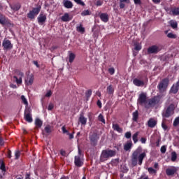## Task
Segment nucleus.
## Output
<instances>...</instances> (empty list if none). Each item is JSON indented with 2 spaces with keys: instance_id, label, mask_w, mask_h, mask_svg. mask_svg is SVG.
Returning a JSON list of instances; mask_svg holds the SVG:
<instances>
[{
  "instance_id": "19",
  "label": "nucleus",
  "mask_w": 179,
  "mask_h": 179,
  "mask_svg": "<svg viewBox=\"0 0 179 179\" xmlns=\"http://www.w3.org/2000/svg\"><path fill=\"white\" fill-rule=\"evenodd\" d=\"M175 173H177V168L176 166L169 168L166 170V173L168 176H174Z\"/></svg>"
},
{
  "instance_id": "48",
  "label": "nucleus",
  "mask_w": 179,
  "mask_h": 179,
  "mask_svg": "<svg viewBox=\"0 0 179 179\" xmlns=\"http://www.w3.org/2000/svg\"><path fill=\"white\" fill-rule=\"evenodd\" d=\"M108 72L110 73V75H114V73H115V69L114 67L109 68L108 69Z\"/></svg>"
},
{
  "instance_id": "57",
  "label": "nucleus",
  "mask_w": 179,
  "mask_h": 179,
  "mask_svg": "<svg viewBox=\"0 0 179 179\" xmlns=\"http://www.w3.org/2000/svg\"><path fill=\"white\" fill-rule=\"evenodd\" d=\"M162 128H163V129L164 130V131H167V125L166 124H164V122H162Z\"/></svg>"
},
{
  "instance_id": "40",
  "label": "nucleus",
  "mask_w": 179,
  "mask_h": 179,
  "mask_svg": "<svg viewBox=\"0 0 179 179\" xmlns=\"http://www.w3.org/2000/svg\"><path fill=\"white\" fill-rule=\"evenodd\" d=\"M90 15H91V13L89 10H85L81 13V16H89Z\"/></svg>"
},
{
  "instance_id": "58",
  "label": "nucleus",
  "mask_w": 179,
  "mask_h": 179,
  "mask_svg": "<svg viewBox=\"0 0 179 179\" xmlns=\"http://www.w3.org/2000/svg\"><path fill=\"white\" fill-rule=\"evenodd\" d=\"M60 155H61L62 156L65 157V156H66V152H65V150H60Z\"/></svg>"
},
{
  "instance_id": "9",
  "label": "nucleus",
  "mask_w": 179,
  "mask_h": 179,
  "mask_svg": "<svg viewBox=\"0 0 179 179\" xmlns=\"http://www.w3.org/2000/svg\"><path fill=\"white\" fill-rule=\"evenodd\" d=\"M90 141L92 146H97V142H99V135L97 133H92L90 134Z\"/></svg>"
},
{
  "instance_id": "50",
  "label": "nucleus",
  "mask_w": 179,
  "mask_h": 179,
  "mask_svg": "<svg viewBox=\"0 0 179 179\" xmlns=\"http://www.w3.org/2000/svg\"><path fill=\"white\" fill-rule=\"evenodd\" d=\"M74 2H76V3H78V5H81V6H85V2L82 1V0H74Z\"/></svg>"
},
{
  "instance_id": "23",
  "label": "nucleus",
  "mask_w": 179,
  "mask_h": 179,
  "mask_svg": "<svg viewBox=\"0 0 179 179\" xmlns=\"http://www.w3.org/2000/svg\"><path fill=\"white\" fill-rule=\"evenodd\" d=\"M79 122L81 123V125H86L87 124V118L85 117L83 114H80L78 118Z\"/></svg>"
},
{
  "instance_id": "64",
  "label": "nucleus",
  "mask_w": 179,
  "mask_h": 179,
  "mask_svg": "<svg viewBox=\"0 0 179 179\" xmlns=\"http://www.w3.org/2000/svg\"><path fill=\"white\" fill-rule=\"evenodd\" d=\"M141 143H146V138L143 137L141 138Z\"/></svg>"
},
{
  "instance_id": "24",
  "label": "nucleus",
  "mask_w": 179,
  "mask_h": 179,
  "mask_svg": "<svg viewBox=\"0 0 179 179\" xmlns=\"http://www.w3.org/2000/svg\"><path fill=\"white\" fill-rule=\"evenodd\" d=\"M132 148V141H128L124 145V150L128 152Z\"/></svg>"
},
{
  "instance_id": "25",
  "label": "nucleus",
  "mask_w": 179,
  "mask_h": 179,
  "mask_svg": "<svg viewBox=\"0 0 179 179\" xmlns=\"http://www.w3.org/2000/svg\"><path fill=\"white\" fill-rule=\"evenodd\" d=\"M62 22H69L72 20V18L69 17V14L68 13H65L63 16L61 17Z\"/></svg>"
},
{
  "instance_id": "4",
  "label": "nucleus",
  "mask_w": 179,
  "mask_h": 179,
  "mask_svg": "<svg viewBox=\"0 0 179 179\" xmlns=\"http://www.w3.org/2000/svg\"><path fill=\"white\" fill-rule=\"evenodd\" d=\"M176 109V107L174 106V104L171 103L170 104L166 109L162 113V117L164 118H170L173 114H174V110Z\"/></svg>"
},
{
  "instance_id": "34",
  "label": "nucleus",
  "mask_w": 179,
  "mask_h": 179,
  "mask_svg": "<svg viewBox=\"0 0 179 179\" xmlns=\"http://www.w3.org/2000/svg\"><path fill=\"white\" fill-rule=\"evenodd\" d=\"M0 170H1L2 171H3L4 173L6 171V166H5V162H3V160L0 161Z\"/></svg>"
},
{
  "instance_id": "5",
  "label": "nucleus",
  "mask_w": 179,
  "mask_h": 179,
  "mask_svg": "<svg viewBox=\"0 0 179 179\" xmlns=\"http://www.w3.org/2000/svg\"><path fill=\"white\" fill-rule=\"evenodd\" d=\"M169 78H164L157 85V89L159 91V93H164L167 90L169 87Z\"/></svg>"
},
{
  "instance_id": "18",
  "label": "nucleus",
  "mask_w": 179,
  "mask_h": 179,
  "mask_svg": "<svg viewBox=\"0 0 179 179\" xmlns=\"http://www.w3.org/2000/svg\"><path fill=\"white\" fill-rule=\"evenodd\" d=\"M99 18L101 19V22H103V23H107L109 20L108 14L107 13H101L99 15Z\"/></svg>"
},
{
  "instance_id": "8",
  "label": "nucleus",
  "mask_w": 179,
  "mask_h": 179,
  "mask_svg": "<svg viewBox=\"0 0 179 179\" xmlns=\"http://www.w3.org/2000/svg\"><path fill=\"white\" fill-rule=\"evenodd\" d=\"M0 24H2L3 26H13L12 22H10V20H9L8 17H6L5 15H3L2 13H0Z\"/></svg>"
},
{
  "instance_id": "56",
  "label": "nucleus",
  "mask_w": 179,
  "mask_h": 179,
  "mask_svg": "<svg viewBox=\"0 0 179 179\" xmlns=\"http://www.w3.org/2000/svg\"><path fill=\"white\" fill-rule=\"evenodd\" d=\"M53 108H54V104L50 103L49 106H48V110L49 111H51V110H52Z\"/></svg>"
},
{
  "instance_id": "17",
  "label": "nucleus",
  "mask_w": 179,
  "mask_h": 179,
  "mask_svg": "<svg viewBox=\"0 0 179 179\" xmlns=\"http://www.w3.org/2000/svg\"><path fill=\"white\" fill-rule=\"evenodd\" d=\"M166 12H169V15H172L173 16L179 15V7H173L170 10H166Z\"/></svg>"
},
{
  "instance_id": "20",
  "label": "nucleus",
  "mask_w": 179,
  "mask_h": 179,
  "mask_svg": "<svg viewBox=\"0 0 179 179\" xmlns=\"http://www.w3.org/2000/svg\"><path fill=\"white\" fill-rule=\"evenodd\" d=\"M133 83L135 86H137L138 87H141L145 85V82H143V80H141L138 78H134L133 80Z\"/></svg>"
},
{
  "instance_id": "41",
  "label": "nucleus",
  "mask_w": 179,
  "mask_h": 179,
  "mask_svg": "<svg viewBox=\"0 0 179 179\" xmlns=\"http://www.w3.org/2000/svg\"><path fill=\"white\" fill-rule=\"evenodd\" d=\"M148 173H150V174H156V173H157V171H156L152 167L148 168Z\"/></svg>"
},
{
  "instance_id": "37",
  "label": "nucleus",
  "mask_w": 179,
  "mask_h": 179,
  "mask_svg": "<svg viewBox=\"0 0 179 179\" xmlns=\"http://www.w3.org/2000/svg\"><path fill=\"white\" fill-rule=\"evenodd\" d=\"M45 132L46 134H51L52 132V127H51V126H50V125H47L45 127Z\"/></svg>"
},
{
  "instance_id": "55",
  "label": "nucleus",
  "mask_w": 179,
  "mask_h": 179,
  "mask_svg": "<svg viewBox=\"0 0 179 179\" xmlns=\"http://www.w3.org/2000/svg\"><path fill=\"white\" fill-rule=\"evenodd\" d=\"M96 5L97 6H101V5H103V1L101 0H98L96 3Z\"/></svg>"
},
{
  "instance_id": "27",
  "label": "nucleus",
  "mask_w": 179,
  "mask_h": 179,
  "mask_svg": "<svg viewBox=\"0 0 179 179\" xmlns=\"http://www.w3.org/2000/svg\"><path fill=\"white\" fill-rule=\"evenodd\" d=\"M112 128L114 131H117L120 134L122 133V128L120 127L118 124H113Z\"/></svg>"
},
{
  "instance_id": "60",
  "label": "nucleus",
  "mask_w": 179,
  "mask_h": 179,
  "mask_svg": "<svg viewBox=\"0 0 179 179\" xmlns=\"http://www.w3.org/2000/svg\"><path fill=\"white\" fill-rule=\"evenodd\" d=\"M120 9H124V8H125V3L120 1Z\"/></svg>"
},
{
  "instance_id": "26",
  "label": "nucleus",
  "mask_w": 179,
  "mask_h": 179,
  "mask_svg": "<svg viewBox=\"0 0 179 179\" xmlns=\"http://www.w3.org/2000/svg\"><path fill=\"white\" fill-rule=\"evenodd\" d=\"M22 6H20V3H17L13 5H10V8L14 10L15 12H17V10H19V9H20Z\"/></svg>"
},
{
  "instance_id": "38",
  "label": "nucleus",
  "mask_w": 179,
  "mask_h": 179,
  "mask_svg": "<svg viewBox=\"0 0 179 179\" xmlns=\"http://www.w3.org/2000/svg\"><path fill=\"white\" fill-rule=\"evenodd\" d=\"M98 120L100 121V122H102V124H106V119H104V116L102 114H99Z\"/></svg>"
},
{
  "instance_id": "39",
  "label": "nucleus",
  "mask_w": 179,
  "mask_h": 179,
  "mask_svg": "<svg viewBox=\"0 0 179 179\" xmlns=\"http://www.w3.org/2000/svg\"><path fill=\"white\" fill-rule=\"evenodd\" d=\"M171 162H176V160H177V152H176L174 151L171 152Z\"/></svg>"
},
{
  "instance_id": "53",
  "label": "nucleus",
  "mask_w": 179,
  "mask_h": 179,
  "mask_svg": "<svg viewBox=\"0 0 179 179\" xmlns=\"http://www.w3.org/2000/svg\"><path fill=\"white\" fill-rule=\"evenodd\" d=\"M62 130L63 134H68L69 133V131H68V130H66V128H65V126H63L62 127Z\"/></svg>"
},
{
  "instance_id": "21",
  "label": "nucleus",
  "mask_w": 179,
  "mask_h": 179,
  "mask_svg": "<svg viewBox=\"0 0 179 179\" xmlns=\"http://www.w3.org/2000/svg\"><path fill=\"white\" fill-rule=\"evenodd\" d=\"M63 5L66 9H72V8H73V3L69 0H64Z\"/></svg>"
},
{
  "instance_id": "11",
  "label": "nucleus",
  "mask_w": 179,
  "mask_h": 179,
  "mask_svg": "<svg viewBox=\"0 0 179 179\" xmlns=\"http://www.w3.org/2000/svg\"><path fill=\"white\" fill-rule=\"evenodd\" d=\"M24 118L27 122H33V117H31V110L26 108L24 113Z\"/></svg>"
},
{
  "instance_id": "54",
  "label": "nucleus",
  "mask_w": 179,
  "mask_h": 179,
  "mask_svg": "<svg viewBox=\"0 0 179 179\" xmlns=\"http://www.w3.org/2000/svg\"><path fill=\"white\" fill-rule=\"evenodd\" d=\"M7 157L8 159H11L12 158V151H10V150H8V151Z\"/></svg>"
},
{
  "instance_id": "3",
  "label": "nucleus",
  "mask_w": 179,
  "mask_h": 179,
  "mask_svg": "<svg viewBox=\"0 0 179 179\" xmlns=\"http://www.w3.org/2000/svg\"><path fill=\"white\" fill-rule=\"evenodd\" d=\"M41 10V6H38L36 8H33L31 10L27 13V18L30 20H34L36 16L40 13Z\"/></svg>"
},
{
  "instance_id": "13",
  "label": "nucleus",
  "mask_w": 179,
  "mask_h": 179,
  "mask_svg": "<svg viewBox=\"0 0 179 179\" xmlns=\"http://www.w3.org/2000/svg\"><path fill=\"white\" fill-rule=\"evenodd\" d=\"M37 20L39 24H44L47 22V15L41 12L37 17Z\"/></svg>"
},
{
  "instance_id": "63",
  "label": "nucleus",
  "mask_w": 179,
  "mask_h": 179,
  "mask_svg": "<svg viewBox=\"0 0 179 179\" xmlns=\"http://www.w3.org/2000/svg\"><path fill=\"white\" fill-rule=\"evenodd\" d=\"M30 176H31L30 173H26L25 179H30Z\"/></svg>"
},
{
  "instance_id": "45",
  "label": "nucleus",
  "mask_w": 179,
  "mask_h": 179,
  "mask_svg": "<svg viewBox=\"0 0 179 179\" xmlns=\"http://www.w3.org/2000/svg\"><path fill=\"white\" fill-rule=\"evenodd\" d=\"M135 47H134V50L136 51H141L142 50V46L138 43L135 44L134 45Z\"/></svg>"
},
{
  "instance_id": "32",
  "label": "nucleus",
  "mask_w": 179,
  "mask_h": 179,
  "mask_svg": "<svg viewBox=\"0 0 179 179\" xmlns=\"http://www.w3.org/2000/svg\"><path fill=\"white\" fill-rule=\"evenodd\" d=\"M106 92L108 94H114V88H113L112 85H109L107 87Z\"/></svg>"
},
{
  "instance_id": "47",
  "label": "nucleus",
  "mask_w": 179,
  "mask_h": 179,
  "mask_svg": "<svg viewBox=\"0 0 179 179\" xmlns=\"http://www.w3.org/2000/svg\"><path fill=\"white\" fill-rule=\"evenodd\" d=\"M124 136L127 139H131V137L132 136V133H131V131H127L125 133Z\"/></svg>"
},
{
  "instance_id": "35",
  "label": "nucleus",
  "mask_w": 179,
  "mask_h": 179,
  "mask_svg": "<svg viewBox=\"0 0 179 179\" xmlns=\"http://www.w3.org/2000/svg\"><path fill=\"white\" fill-rule=\"evenodd\" d=\"M139 136V131H136L132 136V139L134 143L138 142V136Z\"/></svg>"
},
{
  "instance_id": "61",
  "label": "nucleus",
  "mask_w": 179,
  "mask_h": 179,
  "mask_svg": "<svg viewBox=\"0 0 179 179\" xmlns=\"http://www.w3.org/2000/svg\"><path fill=\"white\" fill-rule=\"evenodd\" d=\"M57 48H58V46H52L50 50L51 52H52L55 51V50H57Z\"/></svg>"
},
{
  "instance_id": "12",
  "label": "nucleus",
  "mask_w": 179,
  "mask_h": 179,
  "mask_svg": "<svg viewBox=\"0 0 179 179\" xmlns=\"http://www.w3.org/2000/svg\"><path fill=\"white\" fill-rule=\"evenodd\" d=\"M138 103L140 106H143L144 104V107H145L148 101L146 100V94L145 93L140 94L138 99Z\"/></svg>"
},
{
  "instance_id": "43",
  "label": "nucleus",
  "mask_w": 179,
  "mask_h": 179,
  "mask_svg": "<svg viewBox=\"0 0 179 179\" xmlns=\"http://www.w3.org/2000/svg\"><path fill=\"white\" fill-rule=\"evenodd\" d=\"M19 157H20V151L16 150L15 152V160H19Z\"/></svg>"
},
{
  "instance_id": "1",
  "label": "nucleus",
  "mask_w": 179,
  "mask_h": 179,
  "mask_svg": "<svg viewBox=\"0 0 179 179\" xmlns=\"http://www.w3.org/2000/svg\"><path fill=\"white\" fill-rule=\"evenodd\" d=\"M142 152V148L138 147L133 153L131 155V166L133 167H135L138 166V165L142 166V163H143V159H145V157L146 156V152Z\"/></svg>"
},
{
  "instance_id": "29",
  "label": "nucleus",
  "mask_w": 179,
  "mask_h": 179,
  "mask_svg": "<svg viewBox=\"0 0 179 179\" xmlns=\"http://www.w3.org/2000/svg\"><path fill=\"white\" fill-rule=\"evenodd\" d=\"M178 87H179V85L177 83L176 85L172 86V87L171 88V92L173 93V94H176L178 92Z\"/></svg>"
},
{
  "instance_id": "14",
  "label": "nucleus",
  "mask_w": 179,
  "mask_h": 179,
  "mask_svg": "<svg viewBox=\"0 0 179 179\" xmlns=\"http://www.w3.org/2000/svg\"><path fill=\"white\" fill-rule=\"evenodd\" d=\"M74 164L76 167H82V166H83V159H82L79 155L75 156Z\"/></svg>"
},
{
  "instance_id": "36",
  "label": "nucleus",
  "mask_w": 179,
  "mask_h": 179,
  "mask_svg": "<svg viewBox=\"0 0 179 179\" xmlns=\"http://www.w3.org/2000/svg\"><path fill=\"white\" fill-rule=\"evenodd\" d=\"M21 100H22L23 104H24V106H26V107H27L29 106V102L27 101V99H26V96H24V95L21 96Z\"/></svg>"
},
{
  "instance_id": "10",
  "label": "nucleus",
  "mask_w": 179,
  "mask_h": 179,
  "mask_svg": "<svg viewBox=\"0 0 179 179\" xmlns=\"http://www.w3.org/2000/svg\"><path fill=\"white\" fill-rule=\"evenodd\" d=\"M2 47L4 51H8L13 48V45L12 44V42H10L9 39L5 38L2 42Z\"/></svg>"
},
{
  "instance_id": "28",
  "label": "nucleus",
  "mask_w": 179,
  "mask_h": 179,
  "mask_svg": "<svg viewBox=\"0 0 179 179\" xmlns=\"http://www.w3.org/2000/svg\"><path fill=\"white\" fill-rule=\"evenodd\" d=\"M35 125L36 128H41V127H43V121H41L40 118H36L35 120Z\"/></svg>"
},
{
  "instance_id": "6",
  "label": "nucleus",
  "mask_w": 179,
  "mask_h": 179,
  "mask_svg": "<svg viewBox=\"0 0 179 179\" xmlns=\"http://www.w3.org/2000/svg\"><path fill=\"white\" fill-rule=\"evenodd\" d=\"M159 102H160V98L157 96H155L153 98L148 99V101H147V103H145V108L149 109L151 107H155V105L159 104Z\"/></svg>"
},
{
  "instance_id": "31",
  "label": "nucleus",
  "mask_w": 179,
  "mask_h": 179,
  "mask_svg": "<svg viewBox=\"0 0 179 179\" xmlns=\"http://www.w3.org/2000/svg\"><path fill=\"white\" fill-rule=\"evenodd\" d=\"M76 29H77V31H78L79 33H81V34H83V33H85V27H83L82 24H80V25L78 26Z\"/></svg>"
},
{
  "instance_id": "59",
  "label": "nucleus",
  "mask_w": 179,
  "mask_h": 179,
  "mask_svg": "<svg viewBox=\"0 0 179 179\" xmlns=\"http://www.w3.org/2000/svg\"><path fill=\"white\" fill-rule=\"evenodd\" d=\"M162 139L158 138L157 141H156V146L157 148H159V146H160V142H161Z\"/></svg>"
},
{
  "instance_id": "44",
  "label": "nucleus",
  "mask_w": 179,
  "mask_h": 179,
  "mask_svg": "<svg viewBox=\"0 0 179 179\" xmlns=\"http://www.w3.org/2000/svg\"><path fill=\"white\" fill-rule=\"evenodd\" d=\"M92 90H88L86 92H85V96L87 97V99H90V96H92Z\"/></svg>"
},
{
  "instance_id": "46",
  "label": "nucleus",
  "mask_w": 179,
  "mask_h": 179,
  "mask_svg": "<svg viewBox=\"0 0 179 179\" xmlns=\"http://www.w3.org/2000/svg\"><path fill=\"white\" fill-rule=\"evenodd\" d=\"M160 150H161V153H162V154L166 153V152H167V146H166V145H162V146L161 147Z\"/></svg>"
},
{
  "instance_id": "15",
  "label": "nucleus",
  "mask_w": 179,
  "mask_h": 179,
  "mask_svg": "<svg viewBox=\"0 0 179 179\" xmlns=\"http://www.w3.org/2000/svg\"><path fill=\"white\" fill-rule=\"evenodd\" d=\"M24 81L26 86H31L34 82V76L32 74L27 76V77L25 78Z\"/></svg>"
},
{
  "instance_id": "7",
  "label": "nucleus",
  "mask_w": 179,
  "mask_h": 179,
  "mask_svg": "<svg viewBox=\"0 0 179 179\" xmlns=\"http://www.w3.org/2000/svg\"><path fill=\"white\" fill-rule=\"evenodd\" d=\"M15 75L16 76H14L13 78L14 79H15V82L17 85H22L23 82V76H24V73L20 71V70H16Z\"/></svg>"
},
{
  "instance_id": "52",
  "label": "nucleus",
  "mask_w": 179,
  "mask_h": 179,
  "mask_svg": "<svg viewBox=\"0 0 179 179\" xmlns=\"http://www.w3.org/2000/svg\"><path fill=\"white\" fill-rule=\"evenodd\" d=\"M52 96V92L51 90H49L45 95V97H51Z\"/></svg>"
},
{
  "instance_id": "30",
  "label": "nucleus",
  "mask_w": 179,
  "mask_h": 179,
  "mask_svg": "<svg viewBox=\"0 0 179 179\" xmlns=\"http://www.w3.org/2000/svg\"><path fill=\"white\" fill-rule=\"evenodd\" d=\"M139 118V113L138 112V110H136L133 113V121L134 122H138V119Z\"/></svg>"
},
{
  "instance_id": "2",
  "label": "nucleus",
  "mask_w": 179,
  "mask_h": 179,
  "mask_svg": "<svg viewBox=\"0 0 179 179\" xmlns=\"http://www.w3.org/2000/svg\"><path fill=\"white\" fill-rule=\"evenodd\" d=\"M115 156V151L113 150H102L100 155V162L103 163V162H107L109 157H114Z\"/></svg>"
},
{
  "instance_id": "49",
  "label": "nucleus",
  "mask_w": 179,
  "mask_h": 179,
  "mask_svg": "<svg viewBox=\"0 0 179 179\" xmlns=\"http://www.w3.org/2000/svg\"><path fill=\"white\" fill-rule=\"evenodd\" d=\"M167 37H168L169 38H177V35H176V34H173V33H169V34H167Z\"/></svg>"
},
{
  "instance_id": "33",
  "label": "nucleus",
  "mask_w": 179,
  "mask_h": 179,
  "mask_svg": "<svg viewBox=\"0 0 179 179\" xmlns=\"http://www.w3.org/2000/svg\"><path fill=\"white\" fill-rule=\"evenodd\" d=\"M76 57V56L75 55V54L70 53L69 57V62H70V64H72L73 62V61H75Z\"/></svg>"
},
{
  "instance_id": "42",
  "label": "nucleus",
  "mask_w": 179,
  "mask_h": 179,
  "mask_svg": "<svg viewBox=\"0 0 179 179\" xmlns=\"http://www.w3.org/2000/svg\"><path fill=\"white\" fill-rule=\"evenodd\" d=\"M178 26V23H177V22L176 21L171 22V27H172V29H177Z\"/></svg>"
},
{
  "instance_id": "62",
  "label": "nucleus",
  "mask_w": 179,
  "mask_h": 179,
  "mask_svg": "<svg viewBox=\"0 0 179 179\" xmlns=\"http://www.w3.org/2000/svg\"><path fill=\"white\" fill-rule=\"evenodd\" d=\"M73 134H75V131L73 132V134L68 133L67 135L69 136V139H73Z\"/></svg>"
},
{
  "instance_id": "51",
  "label": "nucleus",
  "mask_w": 179,
  "mask_h": 179,
  "mask_svg": "<svg viewBox=\"0 0 179 179\" xmlns=\"http://www.w3.org/2000/svg\"><path fill=\"white\" fill-rule=\"evenodd\" d=\"M179 124V117H176L173 121V127H177Z\"/></svg>"
},
{
  "instance_id": "16",
  "label": "nucleus",
  "mask_w": 179,
  "mask_h": 179,
  "mask_svg": "<svg viewBox=\"0 0 179 179\" xmlns=\"http://www.w3.org/2000/svg\"><path fill=\"white\" fill-rule=\"evenodd\" d=\"M160 51V48L157 45H152L148 48V54H157Z\"/></svg>"
},
{
  "instance_id": "22",
  "label": "nucleus",
  "mask_w": 179,
  "mask_h": 179,
  "mask_svg": "<svg viewBox=\"0 0 179 179\" xmlns=\"http://www.w3.org/2000/svg\"><path fill=\"white\" fill-rule=\"evenodd\" d=\"M156 125H157V121H156L155 119L150 118L148 121V127L149 128H155V127H156Z\"/></svg>"
}]
</instances>
